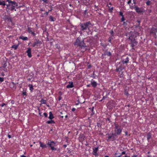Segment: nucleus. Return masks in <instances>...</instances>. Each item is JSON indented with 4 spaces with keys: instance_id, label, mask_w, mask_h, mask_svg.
<instances>
[{
    "instance_id": "1",
    "label": "nucleus",
    "mask_w": 157,
    "mask_h": 157,
    "mask_svg": "<svg viewBox=\"0 0 157 157\" xmlns=\"http://www.w3.org/2000/svg\"><path fill=\"white\" fill-rule=\"evenodd\" d=\"M9 3L6 4V10L7 12H8L9 10L13 11L14 10L15 11H16L15 9V7L18 6V4L15 1H12L10 0H6Z\"/></svg>"
},
{
    "instance_id": "2",
    "label": "nucleus",
    "mask_w": 157,
    "mask_h": 157,
    "mask_svg": "<svg viewBox=\"0 0 157 157\" xmlns=\"http://www.w3.org/2000/svg\"><path fill=\"white\" fill-rule=\"evenodd\" d=\"M114 125V131L115 133H112V134L114 135V136H116L121 134L122 131V128H121V126L115 123Z\"/></svg>"
},
{
    "instance_id": "3",
    "label": "nucleus",
    "mask_w": 157,
    "mask_h": 157,
    "mask_svg": "<svg viewBox=\"0 0 157 157\" xmlns=\"http://www.w3.org/2000/svg\"><path fill=\"white\" fill-rule=\"evenodd\" d=\"M81 29L82 30H84L88 29H89L90 27H92V25L90 21H88L83 23L81 24L80 25Z\"/></svg>"
},
{
    "instance_id": "4",
    "label": "nucleus",
    "mask_w": 157,
    "mask_h": 157,
    "mask_svg": "<svg viewBox=\"0 0 157 157\" xmlns=\"http://www.w3.org/2000/svg\"><path fill=\"white\" fill-rule=\"evenodd\" d=\"M75 45L79 46L81 48H84L86 47L83 40H81V38L78 37L76 39L75 43Z\"/></svg>"
},
{
    "instance_id": "5",
    "label": "nucleus",
    "mask_w": 157,
    "mask_h": 157,
    "mask_svg": "<svg viewBox=\"0 0 157 157\" xmlns=\"http://www.w3.org/2000/svg\"><path fill=\"white\" fill-rule=\"evenodd\" d=\"M56 144V143L54 141L51 140H49L47 144L51 147V150L53 151L56 150V149L55 147Z\"/></svg>"
},
{
    "instance_id": "6",
    "label": "nucleus",
    "mask_w": 157,
    "mask_h": 157,
    "mask_svg": "<svg viewBox=\"0 0 157 157\" xmlns=\"http://www.w3.org/2000/svg\"><path fill=\"white\" fill-rule=\"evenodd\" d=\"M134 9L136 12L138 13H144L145 12V10L142 7H139L136 6L134 7Z\"/></svg>"
},
{
    "instance_id": "7",
    "label": "nucleus",
    "mask_w": 157,
    "mask_h": 157,
    "mask_svg": "<svg viewBox=\"0 0 157 157\" xmlns=\"http://www.w3.org/2000/svg\"><path fill=\"white\" fill-rule=\"evenodd\" d=\"M137 42L135 40H131L130 44L132 47V49H134L133 47L137 45Z\"/></svg>"
},
{
    "instance_id": "8",
    "label": "nucleus",
    "mask_w": 157,
    "mask_h": 157,
    "mask_svg": "<svg viewBox=\"0 0 157 157\" xmlns=\"http://www.w3.org/2000/svg\"><path fill=\"white\" fill-rule=\"evenodd\" d=\"M98 147H96L94 148H93V151L92 152L93 154L95 156H97L98 155V154L97 153V151H98Z\"/></svg>"
},
{
    "instance_id": "9",
    "label": "nucleus",
    "mask_w": 157,
    "mask_h": 157,
    "mask_svg": "<svg viewBox=\"0 0 157 157\" xmlns=\"http://www.w3.org/2000/svg\"><path fill=\"white\" fill-rule=\"evenodd\" d=\"M26 53H27V56L29 58L32 57V55L31 54V49L30 48H27V50L26 51Z\"/></svg>"
},
{
    "instance_id": "10",
    "label": "nucleus",
    "mask_w": 157,
    "mask_h": 157,
    "mask_svg": "<svg viewBox=\"0 0 157 157\" xmlns=\"http://www.w3.org/2000/svg\"><path fill=\"white\" fill-rule=\"evenodd\" d=\"M129 62V58L127 56L125 59H123L121 60V62L123 64H127Z\"/></svg>"
},
{
    "instance_id": "11",
    "label": "nucleus",
    "mask_w": 157,
    "mask_h": 157,
    "mask_svg": "<svg viewBox=\"0 0 157 157\" xmlns=\"http://www.w3.org/2000/svg\"><path fill=\"white\" fill-rule=\"evenodd\" d=\"M40 101L41 103L40 105H42L43 104H46L47 106L49 107V106L48 105H47V101L46 100H44L43 98H42L41 100Z\"/></svg>"
},
{
    "instance_id": "12",
    "label": "nucleus",
    "mask_w": 157,
    "mask_h": 157,
    "mask_svg": "<svg viewBox=\"0 0 157 157\" xmlns=\"http://www.w3.org/2000/svg\"><path fill=\"white\" fill-rule=\"evenodd\" d=\"M41 44V41L39 40H38L34 42L33 44H32V46L33 47H34L35 46H38V44Z\"/></svg>"
},
{
    "instance_id": "13",
    "label": "nucleus",
    "mask_w": 157,
    "mask_h": 157,
    "mask_svg": "<svg viewBox=\"0 0 157 157\" xmlns=\"http://www.w3.org/2000/svg\"><path fill=\"white\" fill-rule=\"evenodd\" d=\"M110 56L111 55V53L110 52H105L104 53L102 54V56Z\"/></svg>"
},
{
    "instance_id": "14",
    "label": "nucleus",
    "mask_w": 157,
    "mask_h": 157,
    "mask_svg": "<svg viewBox=\"0 0 157 157\" xmlns=\"http://www.w3.org/2000/svg\"><path fill=\"white\" fill-rule=\"evenodd\" d=\"M74 87L73 83L72 82H69V84L67 85L66 87L68 88H72Z\"/></svg>"
},
{
    "instance_id": "15",
    "label": "nucleus",
    "mask_w": 157,
    "mask_h": 157,
    "mask_svg": "<svg viewBox=\"0 0 157 157\" xmlns=\"http://www.w3.org/2000/svg\"><path fill=\"white\" fill-rule=\"evenodd\" d=\"M39 143L40 144V147H41L42 148L47 147V146L45 144H43L40 141Z\"/></svg>"
},
{
    "instance_id": "16",
    "label": "nucleus",
    "mask_w": 157,
    "mask_h": 157,
    "mask_svg": "<svg viewBox=\"0 0 157 157\" xmlns=\"http://www.w3.org/2000/svg\"><path fill=\"white\" fill-rule=\"evenodd\" d=\"M19 38L24 40H28V38L27 37H24L22 36H20Z\"/></svg>"
},
{
    "instance_id": "17",
    "label": "nucleus",
    "mask_w": 157,
    "mask_h": 157,
    "mask_svg": "<svg viewBox=\"0 0 157 157\" xmlns=\"http://www.w3.org/2000/svg\"><path fill=\"white\" fill-rule=\"evenodd\" d=\"M49 118L50 119H52L54 118L53 115L52 114V112H50L49 113Z\"/></svg>"
},
{
    "instance_id": "18",
    "label": "nucleus",
    "mask_w": 157,
    "mask_h": 157,
    "mask_svg": "<svg viewBox=\"0 0 157 157\" xmlns=\"http://www.w3.org/2000/svg\"><path fill=\"white\" fill-rule=\"evenodd\" d=\"M151 137V135L150 132H148L147 135V139L148 141H149V139Z\"/></svg>"
},
{
    "instance_id": "19",
    "label": "nucleus",
    "mask_w": 157,
    "mask_h": 157,
    "mask_svg": "<svg viewBox=\"0 0 157 157\" xmlns=\"http://www.w3.org/2000/svg\"><path fill=\"white\" fill-rule=\"evenodd\" d=\"M92 85L94 87H95L97 85V82L94 81L91 82Z\"/></svg>"
},
{
    "instance_id": "20",
    "label": "nucleus",
    "mask_w": 157,
    "mask_h": 157,
    "mask_svg": "<svg viewBox=\"0 0 157 157\" xmlns=\"http://www.w3.org/2000/svg\"><path fill=\"white\" fill-rule=\"evenodd\" d=\"M47 123L48 124H55V122L53 120H51L47 121Z\"/></svg>"
},
{
    "instance_id": "21",
    "label": "nucleus",
    "mask_w": 157,
    "mask_h": 157,
    "mask_svg": "<svg viewBox=\"0 0 157 157\" xmlns=\"http://www.w3.org/2000/svg\"><path fill=\"white\" fill-rule=\"evenodd\" d=\"M49 20L51 21H54L55 20V19L52 16L50 15L49 17Z\"/></svg>"
},
{
    "instance_id": "22",
    "label": "nucleus",
    "mask_w": 157,
    "mask_h": 157,
    "mask_svg": "<svg viewBox=\"0 0 157 157\" xmlns=\"http://www.w3.org/2000/svg\"><path fill=\"white\" fill-rule=\"evenodd\" d=\"M29 90H30V91H33V85L32 84H29Z\"/></svg>"
},
{
    "instance_id": "23",
    "label": "nucleus",
    "mask_w": 157,
    "mask_h": 157,
    "mask_svg": "<svg viewBox=\"0 0 157 157\" xmlns=\"http://www.w3.org/2000/svg\"><path fill=\"white\" fill-rule=\"evenodd\" d=\"M113 136H114V135H113V134H112V135H109L108 137V140H109V139H110L111 138H113V139L114 138V137H113Z\"/></svg>"
},
{
    "instance_id": "24",
    "label": "nucleus",
    "mask_w": 157,
    "mask_h": 157,
    "mask_svg": "<svg viewBox=\"0 0 157 157\" xmlns=\"http://www.w3.org/2000/svg\"><path fill=\"white\" fill-rule=\"evenodd\" d=\"M111 102H109L107 104L108 108H109L110 109H112L113 108V106H109V105H111Z\"/></svg>"
},
{
    "instance_id": "25",
    "label": "nucleus",
    "mask_w": 157,
    "mask_h": 157,
    "mask_svg": "<svg viewBox=\"0 0 157 157\" xmlns=\"http://www.w3.org/2000/svg\"><path fill=\"white\" fill-rule=\"evenodd\" d=\"M0 5L5 6L6 5L5 2V1H2V2H0Z\"/></svg>"
},
{
    "instance_id": "26",
    "label": "nucleus",
    "mask_w": 157,
    "mask_h": 157,
    "mask_svg": "<svg viewBox=\"0 0 157 157\" xmlns=\"http://www.w3.org/2000/svg\"><path fill=\"white\" fill-rule=\"evenodd\" d=\"M18 47V45H14L12 46V48H14V49H16Z\"/></svg>"
},
{
    "instance_id": "27",
    "label": "nucleus",
    "mask_w": 157,
    "mask_h": 157,
    "mask_svg": "<svg viewBox=\"0 0 157 157\" xmlns=\"http://www.w3.org/2000/svg\"><path fill=\"white\" fill-rule=\"evenodd\" d=\"M108 6L109 8V11L110 12H112L113 10V7H110L109 6Z\"/></svg>"
},
{
    "instance_id": "28",
    "label": "nucleus",
    "mask_w": 157,
    "mask_h": 157,
    "mask_svg": "<svg viewBox=\"0 0 157 157\" xmlns=\"http://www.w3.org/2000/svg\"><path fill=\"white\" fill-rule=\"evenodd\" d=\"M31 29L32 28H30L29 27H28V33H31L32 32V31L31 30Z\"/></svg>"
},
{
    "instance_id": "29",
    "label": "nucleus",
    "mask_w": 157,
    "mask_h": 157,
    "mask_svg": "<svg viewBox=\"0 0 157 157\" xmlns=\"http://www.w3.org/2000/svg\"><path fill=\"white\" fill-rule=\"evenodd\" d=\"M118 68L121 71H122V70H123V69H124V68L123 67H122V65H120L119 67H118Z\"/></svg>"
},
{
    "instance_id": "30",
    "label": "nucleus",
    "mask_w": 157,
    "mask_h": 157,
    "mask_svg": "<svg viewBox=\"0 0 157 157\" xmlns=\"http://www.w3.org/2000/svg\"><path fill=\"white\" fill-rule=\"evenodd\" d=\"M146 4L147 5V6H149L150 5V4H151V2L149 0H148V1H147L146 2Z\"/></svg>"
},
{
    "instance_id": "31",
    "label": "nucleus",
    "mask_w": 157,
    "mask_h": 157,
    "mask_svg": "<svg viewBox=\"0 0 157 157\" xmlns=\"http://www.w3.org/2000/svg\"><path fill=\"white\" fill-rule=\"evenodd\" d=\"M109 33L112 36H113V34L114 32H113V30H111L110 31Z\"/></svg>"
},
{
    "instance_id": "32",
    "label": "nucleus",
    "mask_w": 157,
    "mask_h": 157,
    "mask_svg": "<svg viewBox=\"0 0 157 157\" xmlns=\"http://www.w3.org/2000/svg\"><path fill=\"white\" fill-rule=\"evenodd\" d=\"M119 15L120 16H121L122 17H123V16H124V15H123V13L121 11H120L119 12Z\"/></svg>"
},
{
    "instance_id": "33",
    "label": "nucleus",
    "mask_w": 157,
    "mask_h": 157,
    "mask_svg": "<svg viewBox=\"0 0 157 157\" xmlns=\"http://www.w3.org/2000/svg\"><path fill=\"white\" fill-rule=\"evenodd\" d=\"M7 64L6 63H5L3 65L2 67L4 68H6L7 67Z\"/></svg>"
},
{
    "instance_id": "34",
    "label": "nucleus",
    "mask_w": 157,
    "mask_h": 157,
    "mask_svg": "<svg viewBox=\"0 0 157 157\" xmlns=\"http://www.w3.org/2000/svg\"><path fill=\"white\" fill-rule=\"evenodd\" d=\"M125 154V151H122L121 153V154L118 157H120L121 155H124Z\"/></svg>"
},
{
    "instance_id": "35",
    "label": "nucleus",
    "mask_w": 157,
    "mask_h": 157,
    "mask_svg": "<svg viewBox=\"0 0 157 157\" xmlns=\"http://www.w3.org/2000/svg\"><path fill=\"white\" fill-rule=\"evenodd\" d=\"M125 20V18H124V16L123 17H122V18L121 19V22H123Z\"/></svg>"
},
{
    "instance_id": "36",
    "label": "nucleus",
    "mask_w": 157,
    "mask_h": 157,
    "mask_svg": "<svg viewBox=\"0 0 157 157\" xmlns=\"http://www.w3.org/2000/svg\"><path fill=\"white\" fill-rule=\"evenodd\" d=\"M4 81V78H1L0 77V82H2Z\"/></svg>"
},
{
    "instance_id": "37",
    "label": "nucleus",
    "mask_w": 157,
    "mask_h": 157,
    "mask_svg": "<svg viewBox=\"0 0 157 157\" xmlns=\"http://www.w3.org/2000/svg\"><path fill=\"white\" fill-rule=\"evenodd\" d=\"M6 105V104L5 103H3L2 104H0V106L1 107H3L5 105Z\"/></svg>"
},
{
    "instance_id": "38",
    "label": "nucleus",
    "mask_w": 157,
    "mask_h": 157,
    "mask_svg": "<svg viewBox=\"0 0 157 157\" xmlns=\"http://www.w3.org/2000/svg\"><path fill=\"white\" fill-rule=\"evenodd\" d=\"M22 95L23 96H26V92H22Z\"/></svg>"
},
{
    "instance_id": "39",
    "label": "nucleus",
    "mask_w": 157,
    "mask_h": 157,
    "mask_svg": "<svg viewBox=\"0 0 157 157\" xmlns=\"http://www.w3.org/2000/svg\"><path fill=\"white\" fill-rule=\"evenodd\" d=\"M43 114H44V116H45V117H47L48 114H47V113H44Z\"/></svg>"
},
{
    "instance_id": "40",
    "label": "nucleus",
    "mask_w": 157,
    "mask_h": 157,
    "mask_svg": "<svg viewBox=\"0 0 157 157\" xmlns=\"http://www.w3.org/2000/svg\"><path fill=\"white\" fill-rule=\"evenodd\" d=\"M31 34H32L33 36H35L36 35V34L35 33L33 32H32L31 33Z\"/></svg>"
},
{
    "instance_id": "41",
    "label": "nucleus",
    "mask_w": 157,
    "mask_h": 157,
    "mask_svg": "<svg viewBox=\"0 0 157 157\" xmlns=\"http://www.w3.org/2000/svg\"><path fill=\"white\" fill-rule=\"evenodd\" d=\"M116 71L117 72H120L121 71L120 70V69L118 68H117L116 69Z\"/></svg>"
},
{
    "instance_id": "42",
    "label": "nucleus",
    "mask_w": 157,
    "mask_h": 157,
    "mask_svg": "<svg viewBox=\"0 0 157 157\" xmlns=\"http://www.w3.org/2000/svg\"><path fill=\"white\" fill-rule=\"evenodd\" d=\"M43 1L46 3H48V0H43Z\"/></svg>"
},
{
    "instance_id": "43",
    "label": "nucleus",
    "mask_w": 157,
    "mask_h": 157,
    "mask_svg": "<svg viewBox=\"0 0 157 157\" xmlns=\"http://www.w3.org/2000/svg\"><path fill=\"white\" fill-rule=\"evenodd\" d=\"M75 110H76V109H75V108H72V109L71 110H72V111L74 112V111H75Z\"/></svg>"
},
{
    "instance_id": "44",
    "label": "nucleus",
    "mask_w": 157,
    "mask_h": 157,
    "mask_svg": "<svg viewBox=\"0 0 157 157\" xmlns=\"http://www.w3.org/2000/svg\"><path fill=\"white\" fill-rule=\"evenodd\" d=\"M131 0H129L127 2L128 4H129L131 3Z\"/></svg>"
},
{
    "instance_id": "45",
    "label": "nucleus",
    "mask_w": 157,
    "mask_h": 157,
    "mask_svg": "<svg viewBox=\"0 0 157 157\" xmlns=\"http://www.w3.org/2000/svg\"><path fill=\"white\" fill-rule=\"evenodd\" d=\"M48 13H49V11L46 12L45 13H44V14H46L47 15L48 14Z\"/></svg>"
},
{
    "instance_id": "46",
    "label": "nucleus",
    "mask_w": 157,
    "mask_h": 157,
    "mask_svg": "<svg viewBox=\"0 0 157 157\" xmlns=\"http://www.w3.org/2000/svg\"><path fill=\"white\" fill-rule=\"evenodd\" d=\"M8 137L9 138V139H10L11 138V136L10 135H8Z\"/></svg>"
},
{
    "instance_id": "47",
    "label": "nucleus",
    "mask_w": 157,
    "mask_h": 157,
    "mask_svg": "<svg viewBox=\"0 0 157 157\" xmlns=\"http://www.w3.org/2000/svg\"><path fill=\"white\" fill-rule=\"evenodd\" d=\"M94 107H93L92 109V112L94 113Z\"/></svg>"
},
{
    "instance_id": "48",
    "label": "nucleus",
    "mask_w": 157,
    "mask_h": 157,
    "mask_svg": "<svg viewBox=\"0 0 157 157\" xmlns=\"http://www.w3.org/2000/svg\"><path fill=\"white\" fill-rule=\"evenodd\" d=\"M62 99V97L61 96H59V100H60Z\"/></svg>"
},
{
    "instance_id": "49",
    "label": "nucleus",
    "mask_w": 157,
    "mask_h": 157,
    "mask_svg": "<svg viewBox=\"0 0 157 157\" xmlns=\"http://www.w3.org/2000/svg\"><path fill=\"white\" fill-rule=\"evenodd\" d=\"M20 157H27L24 155H21Z\"/></svg>"
},
{
    "instance_id": "50",
    "label": "nucleus",
    "mask_w": 157,
    "mask_h": 157,
    "mask_svg": "<svg viewBox=\"0 0 157 157\" xmlns=\"http://www.w3.org/2000/svg\"><path fill=\"white\" fill-rule=\"evenodd\" d=\"M147 157H155V156L152 157L150 155H148L147 156Z\"/></svg>"
},
{
    "instance_id": "51",
    "label": "nucleus",
    "mask_w": 157,
    "mask_h": 157,
    "mask_svg": "<svg viewBox=\"0 0 157 157\" xmlns=\"http://www.w3.org/2000/svg\"><path fill=\"white\" fill-rule=\"evenodd\" d=\"M125 135L127 136L128 135V132L127 131L125 132Z\"/></svg>"
},
{
    "instance_id": "52",
    "label": "nucleus",
    "mask_w": 157,
    "mask_h": 157,
    "mask_svg": "<svg viewBox=\"0 0 157 157\" xmlns=\"http://www.w3.org/2000/svg\"><path fill=\"white\" fill-rule=\"evenodd\" d=\"M137 156L136 155H134L132 156V157H136Z\"/></svg>"
},
{
    "instance_id": "53",
    "label": "nucleus",
    "mask_w": 157,
    "mask_h": 157,
    "mask_svg": "<svg viewBox=\"0 0 157 157\" xmlns=\"http://www.w3.org/2000/svg\"><path fill=\"white\" fill-rule=\"evenodd\" d=\"M67 145L65 144V145H63V147H64L66 148L67 147Z\"/></svg>"
},
{
    "instance_id": "54",
    "label": "nucleus",
    "mask_w": 157,
    "mask_h": 157,
    "mask_svg": "<svg viewBox=\"0 0 157 157\" xmlns=\"http://www.w3.org/2000/svg\"><path fill=\"white\" fill-rule=\"evenodd\" d=\"M40 10L41 11H44V10L42 9V8H41L40 9Z\"/></svg>"
},
{
    "instance_id": "55",
    "label": "nucleus",
    "mask_w": 157,
    "mask_h": 157,
    "mask_svg": "<svg viewBox=\"0 0 157 157\" xmlns=\"http://www.w3.org/2000/svg\"><path fill=\"white\" fill-rule=\"evenodd\" d=\"M148 11L149 12V13H151V10H148Z\"/></svg>"
},
{
    "instance_id": "56",
    "label": "nucleus",
    "mask_w": 157,
    "mask_h": 157,
    "mask_svg": "<svg viewBox=\"0 0 157 157\" xmlns=\"http://www.w3.org/2000/svg\"><path fill=\"white\" fill-rule=\"evenodd\" d=\"M135 1V0H133L134 4H136V2Z\"/></svg>"
},
{
    "instance_id": "57",
    "label": "nucleus",
    "mask_w": 157,
    "mask_h": 157,
    "mask_svg": "<svg viewBox=\"0 0 157 157\" xmlns=\"http://www.w3.org/2000/svg\"><path fill=\"white\" fill-rule=\"evenodd\" d=\"M94 7L95 8H97L98 7V6H97L96 5H94Z\"/></svg>"
},
{
    "instance_id": "58",
    "label": "nucleus",
    "mask_w": 157,
    "mask_h": 157,
    "mask_svg": "<svg viewBox=\"0 0 157 157\" xmlns=\"http://www.w3.org/2000/svg\"><path fill=\"white\" fill-rule=\"evenodd\" d=\"M52 10V9L51 8L50 10H49L48 11H49V12L50 11H51Z\"/></svg>"
},
{
    "instance_id": "59",
    "label": "nucleus",
    "mask_w": 157,
    "mask_h": 157,
    "mask_svg": "<svg viewBox=\"0 0 157 157\" xmlns=\"http://www.w3.org/2000/svg\"><path fill=\"white\" fill-rule=\"evenodd\" d=\"M12 83L13 85H15V84L13 82H12Z\"/></svg>"
},
{
    "instance_id": "60",
    "label": "nucleus",
    "mask_w": 157,
    "mask_h": 157,
    "mask_svg": "<svg viewBox=\"0 0 157 157\" xmlns=\"http://www.w3.org/2000/svg\"><path fill=\"white\" fill-rule=\"evenodd\" d=\"M125 24H126L125 22L124 21H123V25H124Z\"/></svg>"
},
{
    "instance_id": "61",
    "label": "nucleus",
    "mask_w": 157,
    "mask_h": 157,
    "mask_svg": "<svg viewBox=\"0 0 157 157\" xmlns=\"http://www.w3.org/2000/svg\"><path fill=\"white\" fill-rule=\"evenodd\" d=\"M67 117H68L67 115H66L65 116V118H67Z\"/></svg>"
},
{
    "instance_id": "62",
    "label": "nucleus",
    "mask_w": 157,
    "mask_h": 157,
    "mask_svg": "<svg viewBox=\"0 0 157 157\" xmlns=\"http://www.w3.org/2000/svg\"><path fill=\"white\" fill-rule=\"evenodd\" d=\"M109 120H110V119L109 118H107V120L109 121Z\"/></svg>"
},
{
    "instance_id": "63",
    "label": "nucleus",
    "mask_w": 157,
    "mask_h": 157,
    "mask_svg": "<svg viewBox=\"0 0 157 157\" xmlns=\"http://www.w3.org/2000/svg\"><path fill=\"white\" fill-rule=\"evenodd\" d=\"M150 153V151H148V152H147V154H149Z\"/></svg>"
},
{
    "instance_id": "64",
    "label": "nucleus",
    "mask_w": 157,
    "mask_h": 157,
    "mask_svg": "<svg viewBox=\"0 0 157 157\" xmlns=\"http://www.w3.org/2000/svg\"><path fill=\"white\" fill-rule=\"evenodd\" d=\"M105 157H109L108 156L106 155V156H105Z\"/></svg>"
}]
</instances>
